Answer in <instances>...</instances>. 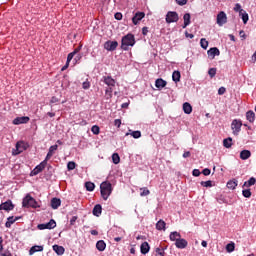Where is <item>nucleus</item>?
I'll return each instance as SVG.
<instances>
[{
    "mask_svg": "<svg viewBox=\"0 0 256 256\" xmlns=\"http://www.w3.org/2000/svg\"><path fill=\"white\" fill-rule=\"evenodd\" d=\"M208 75L211 77V79H213V77H215V75H217V68H210L208 70Z\"/></svg>",
    "mask_w": 256,
    "mask_h": 256,
    "instance_id": "obj_46",
    "label": "nucleus"
},
{
    "mask_svg": "<svg viewBox=\"0 0 256 256\" xmlns=\"http://www.w3.org/2000/svg\"><path fill=\"white\" fill-rule=\"evenodd\" d=\"M234 11L236 12V13H243V11H245L243 8H241V4H239V3H236L235 4V6H234Z\"/></svg>",
    "mask_w": 256,
    "mask_h": 256,
    "instance_id": "obj_45",
    "label": "nucleus"
},
{
    "mask_svg": "<svg viewBox=\"0 0 256 256\" xmlns=\"http://www.w3.org/2000/svg\"><path fill=\"white\" fill-rule=\"evenodd\" d=\"M223 146L226 149H231V147L233 146V138L228 137L226 139L223 140Z\"/></svg>",
    "mask_w": 256,
    "mask_h": 256,
    "instance_id": "obj_31",
    "label": "nucleus"
},
{
    "mask_svg": "<svg viewBox=\"0 0 256 256\" xmlns=\"http://www.w3.org/2000/svg\"><path fill=\"white\" fill-rule=\"evenodd\" d=\"M22 207H25L26 209L32 208V209H39L41 205H39V202L31 196V194H27L22 201Z\"/></svg>",
    "mask_w": 256,
    "mask_h": 256,
    "instance_id": "obj_3",
    "label": "nucleus"
},
{
    "mask_svg": "<svg viewBox=\"0 0 256 256\" xmlns=\"http://www.w3.org/2000/svg\"><path fill=\"white\" fill-rule=\"evenodd\" d=\"M100 193H101L102 199H104V201H107L111 196V193H113V185H111V182L109 181L102 182L100 185Z\"/></svg>",
    "mask_w": 256,
    "mask_h": 256,
    "instance_id": "obj_2",
    "label": "nucleus"
},
{
    "mask_svg": "<svg viewBox=\"0 0 256 256\" xmlns=\"http://www.w3.org/2000/svg\"><path fill=\"white\" fill-rule=\"evenodd\" d=\"M24 149H25V142L20 141L16 143V152H15L16 155L23 153Z\"/></svg>",
    "mask_w": 256,
    "mask_h": 256,
    "instance_id": "obj_21",
    "label": "nucleus"
},
{
    "mask_svg": "<svg viewBox=\"0 0 256 256\" xmlns=\"http://www.w3.org/2000/svg\"><path fill=\"white\" fill-rule=\"evenodd\" d=\"M200 45H201L202 49H207V47H209V42L207 41V39L202 38L200 40Z\"/></svg>",
    "mask_w": 256,
    "mask_h": 256,
    "instance_id": "obj_42",
    "label": "nucleus"
},
{
    "mask_svg": "<svg viewBox=\"0 0 256 256\" xmlns=\"http://www.w3.org/2000/svg\"><path fill=\"white\" fill-rule=\"evenodd\" d=\"M115 127H121V119L114 120Z\"/></svg>",
    "mask_w": 256,
    "mask_h": 256,
    "instance_id": "obj_59",
    "label": "nucleus"
},
{
    "mask_svg": "<svg viewBox=\"0 0 256 256\" xmlns=\"http://www.w3.org/2000/svg\"><path fill=\"white\" fill-rule=\"evenodd\" d=\"M207 55L208 57H211V59H215V57H219V55H221V52L219 51V48L213 47L207 51Z\"/></svg>",
    "mask_w": 256,
    "mask_h": 256,
    "instance_id": "obj_14",
    "label": "nucleus"
},
{
    "mask_svg": "<svg viewBox=\"0 0 256 256\" xmlns=\"http://www.w3.org/2000/svg\"><path fill=\"white\" fill-rule=\"evenodd\" d=\"M249 157H251V151L242 150L240 152V159H242V161H247V159H249Z\"/></svg>",
    "mask_w": 256,
    "mask_h": 256,
    "instance_id": "obj_27",
    "label": "nucleus"
},
{
    "mask_svg": "<svg viewBox=\"0 0 256 256\" xmlns=\"http://www.w3.org/2000/svg\"><path fill=\"white\" fill-rule=\"evenodd\" d=\"M155 87L161 91V89H164V87H167V81L163 80V78H158L155 81Z\"/></svg>",
    "mask_w": 256,
    "mask_h": 256,
    "instance_id": "obj_18",
    "label": "nucleus"
},
{
    "mask_svg": "<svg viewBox=\"0 0 256 256\" xmlns=\"http://www.w3.org/2000/svg\"><path fill=\"white\" fill-rule=\"evenodd\" d=\"M200 185H202V187H213V181L208 180V181H202L200 183Z\"/></svg>",
    "mask_w": 256,
    "mask_h": 256,
    "instance_id": "obj_47",
    "label": "nucleus"
},
{
    "mask_svg": "<svg viewBox=\"0 0 256 256\" xmlns=\"http://www.w3.org/2000/svg\"><path fill=\"white\" fill-rule=\"evenodd\" d=\"M177 5L183 7V5H187V0H176Z\"/></svg>",
    "mask_w": 256,
    "mask_h": 256,
    "instance_id": "obj_53",
    "label": "nucleus"
},
{
    "mask_svg": "<svg viewBox=\"0 0 256 256\" xmlns=\"http://www.w3.org/2000/svg\"><path fill=\"white\" fill-rule=\"evenodd\" d=\"M96 249H98L99 251H104L105 249H107V244L104 240H99L96 243Z\"/></svg>",
    "mask_w": 256,
    "mask_h": 256,
    "instance_id": "obj_32",
    "label": "nucleus"
},
{
    "mask_svg": "<svg viewBox=\"0 0 256 256\" xmlns=\"http://www.w3.org/2000/svg\"><path fill=\"white\" fill-rule=\"evenodd\" d=\"M242 195L243 197H245L246 199H249L251 197V189H244L242 191Z\"/></svg>",
    "mask_w": 256,
    "mask_h": 256,
    "instance_id": "obj_43",
    "label": "nucleus"
},
{
    "mask_svg": "<svg viewBox=\"0 0 256 256\" xmlns=\"http://www.w3.org/2000/svg\"><path fill=\"white\" fill-rule=\"evenodd\" d=\"M241 127H243V122L239 119H234L231 123L233 135H239L241 133Z\"/></svg>",
    "mask_w": 256,
    "mask_h": 256,
    "instance_id": "obj_5",
    "label": "nucleus"
},
{
    "mask_svg": "<svg viewBox=\"0 0 256 256\" xmlns=\"http://www.w3.org/2000/svg\"><path fill=\"white\" fill-rule=\"evenodd\" d=\"M103 211V208L101 207L100 204H97L94 206L93 208V215H95V217H99L101 216V212Z\"/></svg>",
    "mask_w": 256,
    "mask_h": 256,
    "instance_id": "obj_30",
    "label": "nucleus"
},
{
    "mask_svg": "<svg viewBox=\"0 0 256 256\" xmlns=\"http://www.w3.org/2000/svg\"><path fill=\"white\" fill-rule=\"evenodd\" d=\"M114 17L117 21H121V19H123V14L121 12H117Z\"/></svg>",
    "mask_w": 256,
    "mask_h": 256,
    "instance_id": "obj_51",
    "label": "nucleus"
},
{
    "mask_svg": "<svg viewBox=\"0 0 256 256\" xmlns=\"http://www.w3.org/2000/svg\"><path fill=\"white\" fill-rule=\"evenodd\" d=\"M86 191H95V183L93 182H86L85 183Z\"/></svg>",
    "mask_w": 256,
    "mask_h": 256,
    "instance_id": "obj_38",
    "label": "nucleus"
},
{
    "mask_svg": "<svg viewBox=\"0 0 256 256\" xmlns=\"http://www.w3.org/2000/svg\"><path fill=\"white\" fill-rule=\"evenodd\" d=\"M15 209V205L11 200H7L6 202L0 204V211H13Z\"/></svg>",
    "mask_w": 256,
    "mask_h": 256,
    "instance_id": "obj_11",
    "label": "nucleus"
},
{
    "mask_svg": "<svg viewBox=\"0 0 256 256\" xmlns=\"http://www.w3.org/2000/svg\"><path fill=\"white\" fill-rule=\"evenodd\" d=\"M112 161H113L114 165H119V163L121 161V157H119V154L114 153L112 155Z\"/></svg>",
    "mask_w": 256,
    "mask_h": 256,
    "instance_id": "obj_40",
    "label": "nucleus"
},
{
    "mask_svg": "<svg viewBox=\"0 0 256 256\" xmlns=\"http://www.w3.org/2000/svg\"><path fill=\"white\" fill-rule=\"evenodd\" d=\"M225 87H220L219 90H218V95H225Z\"/></svg>",
    "mask_w": 256,
    "mask_h": 256,
    "instance_id": "obj_58",
    "label": "nucleus"
},
{
    "mask_svg": "<svg viewBox=\"0 0 256 256\" xmlns=\"http://www.w3.org/2000/svg\"><path fill=\"white\" fill-rule=\"evenodd\" d=\"M77 219H78L77 216H73V217L70 219V225H71V226L75 225V223H77Z\"/></svg>",
    "mask_w": 256,
    "mask_h": 256,
    "instance_id": "obj_56",
    "label": "nucleus"
},
{
    "mask_svg": "<svg viewBox=\"0 0 256 256\" xmlns=\"http://www.w3.org/2000/svg\"><path fill=\"white\" fill-rule=\"evenodd\" d=\"M239 17L242 19L244 25H247V22L249 21V14H247V11H242L240 14H239Z\"/></svg>",
    "mask_w": 256,
    "mask_h": 256,
    "instance_id": "obj_35",
    "label": "nucleus"
},
{
    "mask_svg": "<svg viewBox=\"0 0 256 256\" xmlns=\"http://www.w3.org/2000/svg\"><path fill=\"white\" fill-rule=\"evenodd\" d=\"M147 33H149V28L148 27H143L142 28V35L146 36Z\"/></svg>",
    "mask_w": 256,
    "mask_h": 256,
    "instance_id": "obj_60",
    "label": "nucleus"
},
{
    "mask_svg": "<svg viewBox=\"0 0 256 256\" xmlns=\"http://www.w3.org/2000/svg\"><path fill=\"white\" fill-rule=\"evenodd\" d=\"M57 227V222H55L54 219H51L49 222L44 223V224H39L38 229L40 231H43L45 229H55Z\"/></svg>",
    "mask_w": 256,
    "mask_h": 256,
    "instance_id": "obj_8",
    "label": "nucleus"
},
{
    "mask_svg": "<svg viewBox=\"0 0 256 256\" xmlns=\"http://www.w3.org/2000/svg\"><path fill=\"white\" fill-rule=\"evenodd\" d=\"M166 227H167V223H165V221H163V220H159L156 223L157 231H165L167 229Z\"/></svg>",
    "mask_w": 256,
    "mask_h": 256,
    "instance_id": "obj_26",
    "label": "nucleus"
},
{
    "mask_svg": "<svg viewBox=\"0 0 256 256\" xmlns=\"http://www.w3.org/2000/svg\"><path fill=\"white\" fill-rule=\"evenodd\" d=\"M41 251H43V246L35 245L30 248L29 255H34V253H39Z\"/></svg>",
    "mask_w": 256,
    "mask_h": 256,
    "instance_id": "obj_29",
    "label": "nucleus"
},
{
    "mask_svg": "<svg viewBox=\"0 0 256 256\" xmlns=\"http://www.w3.org/2000/svg\"><path fill=\"white\" fill-rule=\"evenodd\" d=\"M50 103H59V98L53 96L50 100Z\"/></svg>",
    "mask_w": 256,
    "mask_h": 256,
    "instance_id": "obj_62",
    "label": "nucleus"
},
{
    "mask_svg": "<svg viewBox=\"0 0 256 256\" xmlns=\"http://www.w3.org/2000/svg\"><path fill=\"white\" fill-rule=\"evenodd\" d=\"M79 51H81V46H78L77 48L74 49L73 52L68 54L66 63H71V61H73V57H75V55H77Z\"/></svg>",
    "mask_w": 256,
    "mask_h": 256,
    "instance_id": "obj_20",
    "label": "nucleus"
},
{
    "mask_svg": "<svg viewBox=\"0 0 256 256\" xmlns=\"http://www.w3.org/2000/svg\"><path fill=\"white\" fill-rule=\"evenodd\" d=\"M151 249V246H149L148 242H143L140 246V251L142 253V255H147V253H149Z\"/></svg>",
    "mask_w": 256,
    "mask_h": 256,
    "instance_id": "obj_19",
    "label": "nucleus"
},
{
    "mask_svg": "<svg viewBox=\"0 0 256 256\" xmlns=\"http://www.w3.org/2000/svg\"><path fill=\"white\" fill-rule=\"evenodd\" d=\"M238 181L236 179L230 180L227 182L226 187L228 189H237Z\"/></svg>",
    "mask_w": 256,
    "mask_h": 256,
    "instance_id": "obj_33",
    "label": "nucleus"
},
{
    "mask_svg": "<svg viewBox=\"0 0 256 256\" xmlns=\"http://www.w3.org/2000/svg\"><path fill=\"white\" fill-rule=\"evenodd\" d=\"M135 45V36L133 34H127L122 38L121 48L124 51L129 50V47H133Z\"/></svg>",
    "mask_w": 256,
    "mask_h": 256,
    "instance_id": "obj_4",
    "label": "nucleus"
},
{
    "mask_svg": "<svg viewBox=\"0 0 256 256\" xmlns=\"http://www.w3.org/2000/svg\"><path fill=\"white\" fill-rule=\"evenodd\" d=\"M156 253L160 256H165V251L161 248H156Z\"/></svg>",
    "mask_w": 256,
    "mask_h": 256,
    "instance_id": "obj_55",
    "label": "nucleus"
},
{
    "mask_svg": "<svg viewBox=\"0 0 256 256\" xmlns=\"http://www.w3.org/2000/svg\"><path fill=\"white\" fill-rule=\"evenodd\" d=\"M145 18V12H136L134 17H132V22L134 25H139V21Z\"/></svg>",
    "mask_w": 256,
    "mask_h": 256,
    "instance_id": "obj_13",
    "label": "nucleus"
},
{
    "mask_svg": "<svg viewBox=\"0 0 256 256\" xmlns=\"http://www.w3.org/2000/svg\"><path fill=\"white\" fill-rule=\"evenodd\" d=\"M47 167V160H43L39 165H37L30 173L31 177L39 175Z\"/></svg>",
    "mask_w": 256,
    "mask_h": 256,
    "instance_id": "obj_6",
    "label": "nucleus"
},
{
    "mask_svg": "<svg viewBox=\"0 0 256 256\" xmlns=\"http://www.w3.org/2000/svg\"><path fill=\"white\" fill-rule=\"evenodd\" d=\"M184 19V24H183V29H186L187 27H189V25H191V14L186 13L183 16Z\"/></svg>",
    "mask_w": 256,
    "mask_h": 256,
    "instance_id": "obj_23",
    "label": "nucleus"
},
{
    "mask_svg": "<svg viewBox=\"0 0 256 256\" xmlns=\"http://www.w3.org/2000/svg\"><path fill=\"white\" fill-rule=\"evenodd\" d=\"M118 46L119 43L117 41L108 40L104 43V49H106V51H115Z\"/></svg>",
    "mask_w": 256,
    "mask_h": 256,
    "instance_id": "obj_10",
    "label": "nucleus"
},
{
    "mask_svg": "<svg viewBox=\"0 0 256 256\" xmlns=\"http://www.w3.org/2000/svg\"><path fill=\"white\" fill-rule=\"evenodd\" d=\"M142 193H140L141 197H147L151 192L147 188H141Z\"/></svg>",
    "mask_w": 256,
    "mask_h": 256,
    "instance_id": "obj_49",
    "label": "nucleus"
},
{
    "mask_svg": "<svg viewBox=\"0 0 256 256\" xmlns=\"http://www.w3.org/2000/svg\"><path fill=\"white\" fill-rule=\"evenodd\" d=\"M83 58V55L81 54H77L74 58L75 63H79V61H81V59Z\"/></svg>",
    "mask_w": 256,
    "mask_h": 256,
    "instance_id": "obj_57",
    "label": "nucleus"
},
{
    "mask_svg": "<svg viewBox=\"0 0 256 256\" xmlns=\"http://www.w3.org/2000/svg\"><path fill=\"white\" fill-rule=\"evenodd\" d=\"M75 167H77V164L74 161L68 162V164H67L68 171H73V169H75Z\"/></svg>",
    "mask_w": 256,
    "mask_h": 256,
    "instance_id": "obj_44",
    "label": "nucleus"
},
{
    "mask_svg": "<svg viewBox=\"0 0 256 256\" xmlns=\"http://www.w3.org/2000/svg\"><path fill=\"white\" fill-rule=\"evenodd\" d=\"M202 173H203V175H204L205 177H207V176L211 175V169L205 168V169L202 171Z\"/></svg>",
    "mask_w": 256,
    "mask_h": 256,
    "instance_id": "obj_52",
    "label": "nucleus"
},
{
    "mask_svg": "<svg viewBox=\"0 0 256 256\" xmlns=\"http://www.w3.org/2000/svg\"><path fill=\"white\" fill-rule=\"evenodd\" d=\"M90 88H91V82H89L87 80L85 82H83L82 89L87 90V89H90Z\"/></svg>",
    "mask_w": 256,
    "mask_h": 256,
    "instance_id": "obj_50",
    "label": "nucleus"
},
{
    "mask_svg": "<svg viewBox=\"0 0 256 256\" xmlns=\"http://www.w3.org/2000/svg\"><path fill=\"white\" fill-rule=\"evenodd\" d=\"M183 111L186 115H191V113H193V107L189 102L183 104Z\"/></svg>",
    "mask_w": 256,
    "mask_h": 256,
    "instance_id": "obj_22",
    "label": "nucleus"
},
{
    "mask_svg": "<svg viewBox=\"0 0 256 256\" xmlns=\"http://www.w3.org/2000/svg\"><path fill=\"white\" fill-rule=\"evenodd\" d=\"M246 119L249 123H255V112H253V110H249L246 113Z\"/></svg>",
    "mask_w": 256,
    "mask_h": 256,
    "instance_id": "obj_28",
    "label": "nucleus"
},
{
    "mask_svg": "<svg viewBox=\"0 0 256 256\" xmlns=\"http://www.w3.org/2000/svg\"><path fill=\"white\" fill-rule=\"evenodd\" d=\"M255 183H256L255 177H251L248 181L244 182L243 187H253Z\"/></svg>",
    "mask_w": 256,
    "mask_h": 256,
    "instance_id": "obj_37",
    "label": "nucleus"
},
{
    "mask_svg": "<svg viewBox=\"0 0 256 256\" xmlns=\"http://www.w3.org/2000/svg\"><path fill=\"white\" fill-rule=\"evenodd\" d=\"M183 157H184V159H187V157H191V152H189V151L184 152Z\"/></svg>",
    "mask_w": 256,
    "mask_h": 256,
    "instance_id": "obj_63",
    "label": "nucleus"
},
{
    "mask_svg": "<svg viewBox=\"0 0 256 256\" xmlns=\"http://www.w3.org/2000/svg\"><path fill=\"white\" fill-rule=\"evenodd\" d=\"M53 251H55V253H57V255H63L65 253V248L63 246L54 245Z\"/></svg>",
    "mask_w": 256,
    "mask_h": 256,
    "instance_id": "obj_34",
    "label": "nucleus"
},
{
    "mask_svg": "<svg viewBox=\"0 0 256 256\" xmlns=\"http://www.w3.org/2000/svg\"><path fill=\"white\" fill-rule=\"evenodd\" d=\"M192 175H193L194 177H199V175H201V171H199V169H194V170L192 171Z\"/></svg>",
    "mask_w": 256,
    "mask_h": 256,
    "instance_id": "obj_54",
    "label": "nucleus"
},
{
    "mask_svg": "<svg viewBox=\"0 0 256 256\" xmlns=\"http://www.w3.org/2000/svg\"><path fill=\"white\" fill-rule=\"evenodd\" d=\"M101 81L107 85L108 88L105 90V97L106 99H112L113 97V87H115L117 81L111 77V75L103 76Z\"/></svg>",
    "mask_w": 256,
    "mask_h": 256,
    "instance_id": "obj_1",
    "label": "nucleus"
},
{
    "mask_svg": "<svg viewBox=\"0 0 256 256\" xmlns=\"http://www.w3.org/2000/svg\"><path fill=\"white\" fill-rule=\"evenodd\" d=\"M227 253H233L235 251V243L231 242L226 245Z\"/></svg>",
    "mask_w": 256,
    "mask_h": 256,
    "instance_id": "obj_39",
    "label": "nucleus"
},
{
    "mask_svg": "<svg viewBox=\"0 0 256 256\" xmlns=\"http://www.w3.org/2000/svg\"><path fill=\"white\" fill-rule=\"evenodd\" d=\"M51 207L52 209H59L61 207V199L59 198H52L51 199Z\"/></svg>",
    "mask_w": 256,
    "mask_h": 256,
    "instance_id": "obj_25",
    "label": "nucleus"
},
{
    "mask_svg": "<svg viewBox=\"0 0 256 256\" xmlns=\"http://www.w3.org/2000/svg\"><path fill=\"white\" fill-rule=\"evenodd\" d=\"M66 69H69V62H66V64L61 68V71H66Z\"/></svg>",
    "mask_w": 256,
    "mask_h": 256,
    "instance_id": "obj_64",
    "label": "nucleus"
},
{
    "mask_svg": "<svg viewBox=\"0 0 256 256\" xmlns=\"http://www.w3.org/2000/svg\"><path fill=\"white\" fill-rule=\"evenodd\" d=\"M239 35H240L241 39H247V35L245 34V31L241 30L239 32Z\"/></svg>",
    "mask_w": 256,
    "mask_h": 256,
    "instance_id": "obj_61",
    "label": "nucleus"
},
{
    "mask_svg": "<svg viewBox=\"0 0 256 256\" xmlns=\"http://www.w3.org/2000/svg\"><path fill=\"white\" fill-rule=\"evenodd\" d=\"M131 137H133V139H140L141 137V131L136 130V131H132L130 133Z\"/></svg>",
    "mask_w": 256,
    "mask_h": 256,
    "instance_id": "obj_41",
    "label": "nucleus"
},
{
    "mask_svg": "<svg viewBox=\"0 0 256 256\" xmlns=\"http://www.w3.org/2000/svg\"><path fill=\"white\" fill-rule=\"evenodd\" d=\"M19 219H21V216H9L7 218V222L5 223V227L7 229H11V225H13V223H15L16 221H19Z\"/></svg>",
    "mask_w": 256,
    "mask_h": 256,
    "instance_id": "obj_17",
    "label": "nucleus"
},
{
    "mask_svg": "<svg viewBox=\"0 0 256 256\" xmlns=\"http://www.w3.org/2000/svg\"><path fill=\"white\" fill-rule=\"evenodd\" d=\"M30 121L29 116H22V117H16L13 120V125H24L27 124V122Z\"/></svg>",
    "mask_w": 256,
    "mask_h": 256,
    "instance_id": "obj_12",
    "label": "nucleus"
},
{
    "mask_svg": "<svg viewBox=\"0 0 256 256\" xmlns=\"http://www.w3.org/2000/svg\"><path fill=\"white\" fill-rule=\"evenodd\" d=\"M57 149H59V146L57 144L50 146L49 151H48L44 161H46V162L49 161V159H51V157H53V155L55 154Z\"/></svg>",
    "mask_w": 256,
    "mask_h": 256,
    "instance_id": "obj_15",
    "label": "nucleus"
},
{
    "mask_svg": "<svg viewBox=\"0 0 256 256\" xmlns=\"http://www.w3.org/2000/svg\"><path fill=\"white\" fill-rule=\"evenodd\" d=\"M216 23L219 25V27H223L225 23H227V14L224 11H220L217 14Z\"/></svg>",
    "mask_w": 256,
    "mask_h": 256,
    "instance_id": "obj_9",
    "label": "nucleus"
},
{
    "mask_svg": "<svg viewBox=\"0 0 256 256\" xmlns=\"http://www.w3.org/2000/svg\"><path fill=\"white\" fill-rule=\"evenodd\" d=\"M180 238H181V233L177 231L171 232L169 235L170 241H175V243H177V241H179Z\"/></svg>",
    "mask_w": 256,
    "mask_h": 256,
    "instance_id": "obj_24",
    "label": "nucleus"
},
{
    "mask_svg": "<svg viewBox=\"0 0 256 256\" xmlns=\"http://www.w3.org/2000/svg\"><path fill=\"white\" fill-rule=\"evenodd\" d=\"M179 21V14L175 11H169L166 14V23H177Z\"/></svg>",
    "mask_w": 256,
    "mask_h": 256,
    "instance_id": "obj_7",
    "label": "nucleus"
},
{
    "mask_svg": "<svg viewBox=\"0 0 256 256\" xmlns=\"http://www.w3.org/2000/svg\"><path fill=\"white\" fill-rule=\"evenodd\" d=\"M187 245H189V242H187V240L184 238H180L175 242V247L177 249H186Z\"/></svg>",
    "mask_w": 256,
    "mask_h": 256,
    "instance_id": "obj_16",
    "label": "nucleus"
},
{
    "mask_svg": "<svg viewBox=\"0 0 256 256\" xmlns=\"http://www.w3.org/2000/svg\"><path fill=\"white\" fill-rule=\"evenodd\" d=\"M91 131H92V133H93L94 135H99V133H100V128H99V126L94 125V126H92Z\"/></svg>",
    "mask_w": 256,
    "mask_h": 256,
    "instance_id": "obj_48",
    "label": "nucleus"
},
{
    "mask_svg": "<svg viewBox=\"0 0 256 256\" xmlns=\"http://www.w3.org/2000/svg\"><path fill=\"white\" fill-rule=\"evenodd\" d=\"M172 81H174V83H179V81H181V72L174 71L172 74Z\"/></svg>",
    "mask_w": 256,
    "mask_h": 256,
    "instance_id": "obj_36",
    "label": "nucleus"
}]
</instances>
